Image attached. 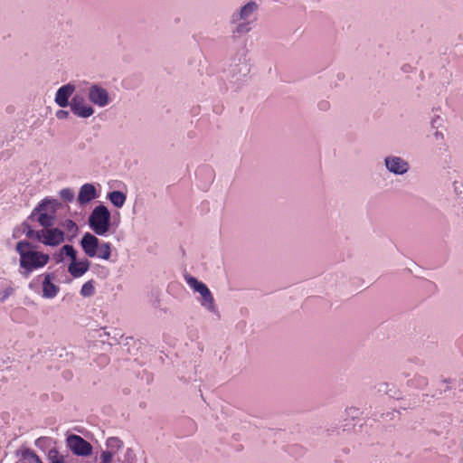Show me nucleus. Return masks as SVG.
Returning <instances> with one entry per match:
<instances>
[{
  "label": "nucleus",
  "instance_id": "1",
  "mask_svg": "<svg viewBox=\"0 0 463 463\" xmlns=\"http://www.w3.org/2000/svg\"><path fill=\"white\" fill-rule=\"evenodd\" d=\"M15 250L20 256V267L24 269L25 277H28L33 270L43 268L49 262L48 254L33 250L32 244L26 241H19Z\"/></svg>",
  "mask_w": 463,
  "mask_h": 463
},
{
  "label": "nucleus",
  "instance_id": "2",
  "mask_svg": "<svg viewBox=\"0 0 463 463\" xmlns=\"http://www.w3.org/2000/svg\"><path fill=\"white\" fill-rule=\"evenodd\" d=\"M89 223L97 235H105L110 226V213L105 206L99 205L94 208L90 215Z\"/></svg>",
  "mask_w": 463,
  "mask_h": 463
},
{
  "label": "nucleus",
  "instance_id": "3",
  "mask_svg": "<svg viewBox=\"0 0 463 463\" xmlns=\"http://www.w3.org/2000/svg\"><path fill=\"white\" fill-rule=\"evenodd\" d=\"M55 200L44 199L33 212L32 217L37 215V221L44 228L52 227L55 220Z\"/></svg>",
  "mask_w": 463,
  "mask_h": 463
},
{
  "label": "nucleus",
  "instance_id": "4",
  "mask_svg": "<svg viewBox=\"0 0 463 463\" xmlns=\"http://www.w3.org/2000/svg\"><path fill=\"white\" fill-rule=\"evenodd\" d=\"M67 445L71 450L78 456H89L92 453V446L79 435H70L67 438Z\"/></svg>",
  "mask_w": 463,
  "mask_h": 463
},
{
  "label": "nucleus",
  "instance_id": "5",
  "mask_svg": "<svg viewBox=\"0 0 463 463\" xmlns=\"http://www.w3.org/2000/svg\"><path fill=\"white\" fill-rule=\"evenodd\" d=\"M40 236V241L48 246H58L64 241V232L52 226L41 230Z\"/></svg>",
  "mask_w": 463,
  "mask_h": 463
},
{
  "label": "nucleus",
  "instance_id": "6",
  "mask_svg": "<svg viewBox=\"0 0 463 463\" xmlns=\"http://www.w3.org/2000/svg\"><path fill=\"white\" fill-rule=\"evenodd\" d=\"M185 281L194 291L200 293L203 300V305H205L208 307H213V298L211 291L204 283L198 281L192 276H185Z\"/></svg>",
  "mask_w": 463,
  "mask_h": 463
},
{
  "label": "nucleus",
  "instance_id": "7",
  "mask_svg": "<svg viewBox=\"0 0 463 463\" xmlns=\"http://www.w3.org/2000/svg\"><path fill=\"white\" fill-rule=\"evenodd\" d=\"M81 248L85 254L90 258L97 255L99 239L90 232H86L80 241Z\"/></svg>",
  "mask_w": 463,
  "mask_h": 463
},
{
  "label": "nucleus",
  "instance_id": "8",
  "mask_svg": "<svg viewBox=\"0 0 463 463\" xmlns=\"http://www.w3.org/2000/svg\"><path fill=\"white\" fill-rule=\"evenodd\" d=\"M71 109L75 115L82 118H88L94 112L93 109L85 103L83 98L79 96L72 99Z\"/></svg>",
  "mask_w": 463,
  "mask_h": 463
},
{
  "label": "nucleus",
  "instance_id": "9",
  "mask_svg": "<svg viewBox=\"0 0 463 463\" xmlns=\"http://www.w3.org/2000/svg\"><path fill=\"white\" fill-rule=\"evenodd\" d=\"M89 98L94 104L100 107L107 105L109 101L107 91L96 85L90 89Z\"/></svg>",
  "mask_w": 463,
  "mask_h": 463
},
{
  "label": "nucleus",
  "instance_id": "10",
  "mask_svg": "<svg viewBox=\"0 0 463 463\" xmlns=\"http://www.w3.org/2000/svg\"><path fill=\"white\" fill-rule=\"evenodd\" d=\"M74 91V87L67 84L62 87H61L56 93L55 101L56 103L61 107L65 108L69 105V98L71 96V94Z\"/></svg>",
  "mask_w": 463,
  "mask_h": 463
},
{
  "label": "nucleus",
  "instance_id": "11",
  "mask_svg": "<svg viewBox=\"0 0 463 463\" xmlns=\"http://www.w3.org/2000/svg\"><path fill=\"white\" fill-rule=\"evenodd\" d=\"M385 165L391 172L395 174H403L408 169L407 163L400 157H387Z\"/></svg>",
  "mask_w": 463,
  "mask_h": 463
},
{
  "label": "nucleus",
  "instance_id": "12",
  "mask_svg": "<svg viewBox=\"0 0 463 463\" xmlns=\"http://www.w3.org/2000/svg\"><path fill=\"white\" fill-rule=\"evenodd\" d=\"M96 189L91 184H83L79 192L78 201L80 204H85L96 197Z\"/></svg>",
  "mask_w": 463,
  "mask_h": 463
},
{
  "label": "nucleus",
  "instance_id": "13",
  "mask_svg": "<svg viewBox=\"0 0 463 463\" xmlns=\"http://www.w3.org/2000/svg\"><path fill=\"white\" fill-rule=\"evenodd\" d=\"M52 275L47 274L43 282V296L47 298H54L59 291V288L52 282Z\"/></svg>",
  "mask_w": 463,
  "mask_h": 463
},
{
  "label": "nucleus",
  "instance_id": "14",
  "mask_svg": "<svg viewBox=\"0 0 463 463\" xmlns=\"http://www.w3.org/2000/svg\"><path fill=\"white\" fill-rule=\"evenodd\" d=\"M90 264L88 260L85 261H76L72 260L71 265L69 266V272L74 277L79 278L82 276L88 269Z\"/></svg>",
  "mask_w": 463,
  "mask_h": 463
},
{
  "label": "nucleus",
  "instance_id": "15",
  "mask_svg": "<svg viewBox=\"0 0 463 463\" xmlns=\"http://www.w3.org/2000/svg\"><path fill=\"white\" fill-rule=\"evenodd\" d=\"M126 194L120 191H113L109 193V199L116 207H122L126 202Z\"/></svg>",
  "mask_w": 463,
  "mask_h": 463
},
{
  "label": "nucleus",
  "instance_id": "16",
  "mask_svg": "<svg viewBox=\"0 0 463 463\" xmlns=\"http://www.w3.org/2000/svg\"><path fill=\"white\" fill-rule=\"evenodd\" d=\"M62 226L66 231L67 237L69 238V240H71L72 238L76 237L79 229L77 224L73 221L66 220L63 222Z\"/></svg>",
  "mask_w": 463,
  "mask_h": 463
},
{
  "label": "nucleus",
  "instance_id": "17",
  "mask_svg": "<svg viewBox=\"0 0 463 463\" xmlns=\"http://www.w3.org/2000/svg\"><path fill=\"white\" fill-rule=\"evenodd\" d=\"M111 254V244L109 242H104L101 245H99L97 255L99 258L102 260H109Z\"/></svg>",
  "mask_w": 463,
  "mask_h": 463
},
{
  "label": "nucleus",
  "instance_id": "18",
  "mask_svg": "<svg viewBox=\"0 0 463 463\" xmlns=\"http://www.w3.org/2000/svg\"><path fill=\"white\" fill-rule=\"evenodd\" d=\"M63 255L70 257L71 259V260H76V250H74V248L71 245H64L60 250V254H59L60 260H61L63 259Z\"/></svg>",
  "mask_w": 463,
  "mask_h": 463
},
{
  "label": "nucleus",
  "instance_id": "19",
  "mask_svg": "<svg viewBox=\"0 0 463 463\" xmlns=\"http://www.w3.org/2000/svg\"><path fill=\"white\" fill-rule=\"evenodd\" d=\"M23 232L25 233L28 239H35L40 241V231H33L28 223H23Z\"/></svg>",
  "mask_w": 463,
  "mask_h": 463
},
{
  "label": "nucleus",
  "instance_id": "20",
  "mask_svg": "<svg viewBox=\"0 0 463 463\" xmlns=\"http://www.w3.org/2000/svg\"><path fill=\"white\" fill-rule=\"evenodd\" d=\"M257 9V5L254 2H250L241 9V18L246 19L250 14Z\"/></svg>",
  "mask_w": 463,
  "mask_h": 463
},
{
  "label": "nucleus",
  "instance_id": "21",
  "mask_svg": "<svg viewBox=\"0 0 463 463\" xmlns=\"http://www.w3.org/2000/svg\"><path fill=\"white\" fill-rule=\"evenodd\" d=\"M94 292L95 288L90 281L84 283L80 289V294L83 297H90L94 294Z\"/></svg>",
  "mask_w": 463,
  "mask_h": 463
},
{
  "label": "nucleus",
  "instance_id": "22",
  "mask_svg": "<svg viewBox=\"0 0 463 463\" xmlns=\"http://www.w3.org/2000/svg\"><path fill=\"white\" fill-rule=\"evenodd\" d=\"M60 196L61 198L65 201V202H71L73 200L74 198V194L72 192V190L69 189V188H65V189H62L61 192H60Z\"/></svg>",
  "mask_w": 463,
  "mask_h": 463
},
{
  "label": "nucleus",
  "instance_id": "23",
  "mask_svg": "<svg viewBox=\"0 0 463 463\" xmlns=\"http://www.w3.org/2000/svg\"><path fill=\"white\" fill-rule=\"evenodd\" d=\"M107 446L111 449H119L122 447V441L118 438H109L107 440Z\"/></svg>",
  "mask_w": 463,
  "mask_h": 463
},
{
  "label": "nucleus",
  "instance_id": "24",
  "mask_svg": "<svg viewBox=\"0 0 463 463\" xmlns=\"http://www.w3.org/2000/svg\"><path fill=\"white\" fill-rule=\"evenodd\" d=\"M113 459V454L110 451H103L101 454L102 463H111Z\"/></svg>",
  "mask_w": 463,
  "mask_h": 463
},
{
  "label": "nucleus",
  "instance_id": "25",
  "mask_svg": "<svg viewBox=\"0 0 463 463\" xmlns=\"http://www.w3.org/2000/svg\"><path fill=\"white\" fill-rule=\"evenodd\" d=\"M69 115V112L66 111V110H58L57 113H56V117L59 118V119H63V118H66Z\"/></svg>",
  "mask_w": 463,
  "mask_h": 463
},
{
  "label": "nucleus",
  "instance_id": "26",
  "mask_svg": "<svg viewBox=\"0 0 463 463\" xmlns=\"http://www.w3.org/2000/svg\"><path fill=\"white\" fill-rule=\"evenodd\" d=\"M52 463H65L62 456H55L52 458Z\"/></svg>",
  "mask_w": 463,
  "mask_h": 463
},
{
  "label": "nucleus",
  "instance_id": "27",
  "mask_svg": "<svg viewBox=\"0 0 463 463\" xmlns=\"http://www.w3.org/2000/svg\"><path fill=\"white\" fill-rule=\"evenodd\" d=\"M249 28L247 27V25L244 24L239 25L237 29L238 32H247Z\"/></svg>",
  "mask_w": 463,
  "mask_h": 463
},
{
  "label": "nucleus",
  "instance_id": "28",
  "mask_svg": "<svg viewBox=\"0 0 463 463\" xmlns=\"http://www.w3.org/2000/svg\"><path fill=\"white\" fill-rule=\"evenodd\" d=\"M320 106H321L322 109H326L328 107V103L327 102H322Z\"/></svg>",
  "mask_w": 463,
  "mask_h": 463
},
{
  "label": "nucleus",
  "instance_id": "29",
  "mask_svg": "<svg viewBox=\"0 0 463 463\" xmlns=\"http://www.w3.org/2000/svg\"><path fill=\"white\" fill-rule=\"evenodd\" d=\"M34 458H35V462L36 463H42L40 458L37 455H34Z\"/></svg>",
  "mask_w": 463,
  "mask_h": 463
},
{
  "label": "nucleus",
  "instance_id": "30",
  "mask_svg": "<svg viewBox=\"0 0 463 463\" xmlns=\"http://www.w3.org/2000/svg\"><path fill=\"white\" fill-rule=\"evenodd\" d=\"M8 294H9V292H6V294H5V295H4L3 299H4V298H5L7 297V295H8Z\"/></svg>",
  "mask_w": 463,
  "mask_h": 463
}]
</instances>
